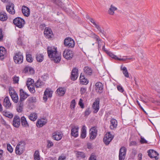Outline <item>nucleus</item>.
Instances as JSON below:
<instances>
[{
  "label": "nucleus",
  "instance_id": "72a5a7b5",
  "mask_svg": "<svg viewBox=\"0 0 160 160\" xmlns=\"http://www.w3.org/2000/svg\"><path fill=\"white\" fill-rule=\"evenodd\" d=\"M38 117L37 114L34 112L32 113L28 116L29 118L32 121H34L36 120Z\"/></svg>",
  "mask_w": 160,
  "mask_h": 160
},
{
  "label": "nucleus",
  "instance_id": "dca6fc26",
  "mask_svg": "<svg viewBox=\"0 0 160 160\" xmlns=\"http://www.w3.org/2000/svg\"><path fill=\"white\" fill-rule=\"evenodd\" d=\"M20 121L21 119L19 116L17 115L15 116L13 121V126L16 128L19 127L20 124Z\"/></svg>",
  "mask_w": 160,
  "mask_h": 160
},
{
  "label": "nucleus",
  "instance_id": "de8ad7c7",
  "mask_svg": "<svg viewBox=\"0 0 160 160\" xmlns=\"http://www.w3.org/2000/svg\"><path fill=\"white\" fill-rule=\"evenodd\" d=\"M76 105V102L75 99H73L71 102L70 107L71 109L74 108Z\"/></svg>",
  "mask_w": 160,
  "mask_h": 160
},
{
  "label": "nucleus",
  "instance_id": "13d9d810",
  "mask_svg": "<svg viewBox=\"0 0 160 160\" xmlns=\"http://www.w3.org/2000/svg\"><path fill=\"white\" fill-rule=\"evenodd\" d=\"M137 103L138 105L139 106L140 108L146 114H147V113L145 111V110H144V109L142 108V107L141 106L140 103L138 101H137Z\"/></svg>",
  "mask_w": 160,
  "mask_h": 160
},
{
  "label": "nucleus",
  "instance_id": "4468645a",
  "mask_svg": "<svg viewBox=\"0 0 160 160\" xmlns=\"http://www.w3.org/2000/svg\"><path fill=\"white\" fill-rule=\"evenodd\" d=\"M99 99L98 98L94 102L92 105V107L94 110V113H96L99 110Z\"/></svg>",
  "mask_w": 160,
  "mask_h": 160
},
{
  "label": "nucleus",
  "instance_id": "39448f33",
  "mask_svg": "<svg viewBox=\"0 0 160 160\" xmlns=\"http://www.w3.org/2000/svg\"><path fill=\"white\" fill-rule=\"evenodd\" d=\"M63 43L65 46L69 48H73L75 46L74 40L70 37L66 38L64 41Z\"/></svg>",
  "mask_w": 160,
  "mask_h": 160
},
{
  "label": "nucleus",
  "instance_id": "37998d69",
  "mask_svg": "<svg viewBox=\"0 0 160 160\" xmlns=\"http://www.w3.org/2000/svg\"><path fill=\"white\" fill-rule=\"evenodd\" d=\"M97 157L94 153H92L91 154L89 160H97Z\"/></svg>",
  "mask_w": 160,
  "mask_h": 160
},
{
  "label": "nucleus",
  "instance_id": "58836bf2",
  "mask_svg": "<svg viewBox=\"0 0 160 160\" xmlns=\"http://www.w3.org/2000/svg\"><path fill=\"white\" fill-rule=\"evenodd\" d=\"M105 52L111 58L114 59L115 60H117L118 57L116 55H114L113 53L109 51L108 50H105Z\"/></svg>",
  "mask_w": 160,
  "mask_h": 160
},
{
  "label": "nucleus",
  "instance_id": "ea45409f",
  "mask_svg": "<svg viewBox=\"0 0 160 160\" xmlns=\"http://www.w3.org/2000/svg\"><path fill=\"white\" fill-rule=\"evenodd\" d=\"M26 57V60L28 62H32L33 59L31 54L27 53Z\"/></svg>",
  "mask_w": 160,
  "mask_h": 160
},
{
  "label": "nucleus",
  "instance_id": "bb28decb",
  "mask_svg": "<svg viewBox=\"0 0 160 160\" xmlns=\"http://www.w3.org/2000/svg\"><path fill=\"white\" fill-rule=\"evenodd\" d=\"M117 9V8L112 4L110 5V8L108 10V13L110 15H113L114 14V11Z\"/></svg>",
  "mask_w": 160,
  "mask_h": 160
},
{
  "label": "nucleus",
  "instance_id": "c85d7f7f",
  "mask_svg": "<svg viewBox=\"0 0 160 160\" xmlns=\"http://www.w3.org/2000/svg\"><path fill=\"white\" fill-rule=\"evenodd\" d=\"M8 19V16L6 13L4 12H0V20L2 21H6Z\"/></svg>",
  "mask_w": 160,
  "mask_h": 160
},
{
  "label": "nucleus",
  "instance_id": "aec40b11",
  "mask_svg": "<svg viewBox=\"0 0 160 160\" xmlns=\"http://www.w3.org/2000/svg\"><path fill=\"white\" fill-rule=\"evenodd\" d=\"M22 12L24 16L28 17L30 14V10L28 7L23 6L22 7Z\"/></svg>",
  "mask_w": 160,
  "mask_h": 160
},
{
  "label": "nucleus",
  "instance_id": "4be33fe9",
  "mask_svg": "<svg viewBox=\"0 0 160 160\" xmlns=\"http://www.w3.org/2000/svg\"><path fill=\"white\" fill-rule=\"evenodd\" d=\"M25 145V143L24 141H21L20 142L17 144L15 150H19V149L23 150L24 149Z\"/></svg>",
  "mask_w": 160,
  "mask_h": 160
},
{
  "label": "nucleus",
  "instance_id": "e433bc0d",
  "mask_svg": "<svg viewBox=\"0 0 160 160\" xmlns=\"http://www.w3.org/2000/svg\"><path fill=\"white\" fill-rule=\"evenodd\" d=\"M48 119L46 116L41 117V127L45 125L47 122Z\"/></svg>",
  "mask_w": 160,
  "mask_h": 160
},
{
  "label": "nucleus",
  "instance_id": "338daca9",
  "mask_svg": "<svg viewBox=\"0 0 160 160\" xmlns=\"http://www.w3.org/2000/svg\"><path fill=\"white\" fill-rule=\"evenodd\" d=\"M30 68V67L29 66H26L23 72H24L25 73L27 72L28 71H29Z\"/></svg>",
  "mask_w": 160,
  "mask_h": 160
},
{
  "label": "nucleus",
  "instance_id": "6ab92c4d",
  "mask_svg": "<svg viewBox=\"0 0 160 160\" xmlns=\"http://www.w3.org/2000/svg\"><path fill=\"white\" fill-rule=\"evenodd\" d=\"M4 106L6 109H9L11 106V103L10 102L9 98L8 96L6 97L3 101Z\"/></svg>",
  "mask_w": 160,
  "mask_h": 160
},
{
  "label": "nucleus",
  "instance_id": "473e14b6",
  "mask_svg": "<svg viewBox=\"0 0 160 160\" xmlns=\"http://www.w3.org/2000/svg\"><path fill=\"white\" fill-rule=\"evenodd\" d=\"M86 127L85 125L82 126L81 129V137L82 138H84L86 136Z\"/></svg>",
  "mask_w": 160,
  "mask_h": 160
},
{
  "label": "nucleus",
  "instance_id": "b1692460",
  "mask_svg": "<svg viewBox=\"0 0 160 160\" xmlns=\"http://www.w3.org/2000/svg\"><path fill=\"white\" fill-rule=\"evenodd\" d=\"M95 86H96V90L98 89V92L100 93H101L102 92L103 90V85L102 83L100 82H97L95 84Z\"/></svg>",
  "mask_w": 160,
  "mask_h": 160
},
{
  "label": "nucleus",
  "instance_id": "a878e982",
  "mask_svg": "<svg viewBox=\"0 0 160 160\" xmlns=\"http://www.w3.org/2000/svg\"><path fill=\"white\" fill-rule=\"evenodd\" d=\"M80 80L81 83L82 84L86 85H87L89 81L87 79H86L84 75H82V73L80 77Z\"/></svg>",
  "mask_w": 160,
  "mask_h": 160
},
{
  "label": "nucleus",
  "instance_id": "c9c22d12",
  "mask_svg": "<svg viewBox=\"0 0 160 160\" xmlns=\"http://www.w3.org/2000/svg\"><path fill=\"white\" fill-rule=\"evenodd\" d=\"M57 93L60 96H63L65 94L66 91L64 88H58L57 90Z\"/></svg>",
  "mask_w": 160,
  "mask_h": 160
},
{
  "label": "nucleus",
  "instance_id": "2eb2a0df",
  "mask_svg": "<svg viewBox=\"0 0 160 160\" xmlns=\"http://www.w3.org/2000/svg\"><path fill=\"white\" fill-rule=\"evenodd\" d=\"M62 136V134L61 132L56 131L54 132L52 134V138L55 140H61Z\"/></svg>",
  "mask_w": 160,
  "mask_h": 160
},
{
  "label": "nucleus",
  "instance_id": "09e8293b",
  "mask_svg": "<svg viewBox=\"0 0 160 160\" xmlns=\"http://www.w3.org/2000/svg\"><path fill=\"white\" fill-rule=\"evenodd\" d=\"M19 77L16 76H14L13 78V81L15 83H18L19 80Z\"/></svg>",
  "mask_w": 160,
  "mask_h": 160
},
{
  "label": "nucleus",
  "instance_id": "a211bd4d",
  "mask_svg": "<svg viewBox=\"0 0 160 160\" xmlns=\"http://www.w3.org/2000/svg\"><path fill=\"white\" fill-rule=\"evenodd\" d=\"M93 24L95 26V28L98 30L99 32L101 33L103 35V36L106 38H107L106 36V33L104 32L103 29H102L100 27V25L98 24V23H97L95 22H93Z\"/></svg>",
  "mask_w": 160,
  "mask_h": 160
},
{
  "label": "nucleus",
  "instance_id": "0e129e2a",
  "mask_svg": "<svg viewBox=\"0 0 160 160\" xmlns=\"http://www.w3.org/2000/svg\"><path fill=\"white\" fill-rule=\"evenodd\" d=\"M86 18L88 19H89L90 21L92 23H93L92 22H95L94 20L92 18H90L89 16L88 15H86Z\"/></svg>",
  "mask_w": 160,
  "mask_h": 160
},
{
  "label": "nucleus",
  "instance_id": "7c9ffc66",
  "mask_svg": "<svg viewBox=\"0 0 160 160\" xmlns=\"http://www.w3.org/2000/svg\"><path fill=\"white\" fill-rule=\"evenodd\" d=\"M6 50L5 48L0 47V59H2L4 58V56L6 54Z\"/></svg>",
  "mask_w": 160,
  "mask_h": 160
},
{
  "label": "nucleus",
  "instance_id": "f257e3e1",
  "mask_svg": "<svg viewBox=\"0 0 160 160\" xmlns=\"http://www.w3.org/2000/svg\"><path fill=\"white\" fill-rule=\"evenodd\" d=\"M47 53L51 61L56 63H59L61 60V54L58 52L57 48L48 47L47 48Z\"/></svg>",
  "mask_w": 160,
  "mask_h": 160
},
{
  "label": "nucleus",
  "instance_id": "4c0bfd02",
  "mask_svg": "<svg viewBox=\"0 0 160 160\" xmlns=\"http://www.w3.org/2000/svg\"><path fill=\"white\" fill-rule=\"evenodd\" d=\"M34 80L31 78H28L27 81L26 85L28 88V86L34 85Z\"/></svg>",
  "mask_w": 160,
  "mask_h": 160
},
{
  "label": "nucleus",
  "instance_id": "3c124183",
  "mask_svg": "<svg viewBox=\"0 0 160 160\" xmlns=\"http://www.w3.org/2000/svg\"><path fill=\"white\" fill-rule=\"evenodd\" d=\"M91 34L93 36L92 37L93 38L96 39V40H100L99 37L95 33H92Z\"/></svg>",
  "mask_w": 160,
  "mask_h": 160
},
{
  "label": "nucleus",
  "instance_id": "f8f14e48",
  "mask_svg": "<svg viewBox=\"0 0 160 160\" xmlns=\"http://www.w3.org/2000/svg\"><path fill=\"white\" fill-rule=\"evenodd\" d=\"M14 6L12 3H9L6 6V8L7 11L12 14H14L15 13V10L14 9Z\"/></svg>",
  "mask_w": 160,
  "mask_h": 160
},
{
  "label": "nucleus",
  "instance_id": "1a4fd4ad",
  "mask_svg": "<svg viewBox=\"0 0 160 160\" xmlns=\"http://www.w3.org/2000/svg\"><path fill=\"white\" fill-rule=\"evenodd\" d=\"M45 37L48 39H50L54 37L53 34L51 29L49 28H46L44 31Z\"/></svg>",
  "mask_w": 160,
  "mask_h": 160
},
{
  "label": "nucleus",
  "instance_id": "423d86ee",
  "mask_svg": "<svg viewBox=\"0 0 160 160\" xmlns=\"http://www.w3.org/2000/svg\"><path fill=\"white\" fill-rule=\"evenodd\" d=\"M23 57L22 53L20 52L17 53L13 57L14 62L16 64L22 63L23 61Z\"/></svg>",
  "mask_w": 160,
  "mask_h": 160
},
{
  "label": "nucleus",
  "instance_id": "79ce46f5",
  "mask_svg": "<svg viewBox=\"0 0 160 160\" xmlns=\"http://www.w3.org/2000/svg\"><path fill=\"white\" fill-rule=\"evenodd\" d=\"M52 2H53L55 4L57 5L59 7H61L62 5V2L60 0H51Z\"/></svg>",
  "mask_w": 160,
  "mask_h": 160
},
{
  "label": "nucleus",
  "instance_id": "20e7f679",
  "mask_svg": "<svg viewBox=\"0 0 160 160\" xmlns=\"http://www.w3.org/2000/svg\"><path fill=\"white\" fill-rule=\"evenodd\" d=\"M53 92V91L50 88H47L46 89L43 97V100L44 102H47L48 98H51L52 97Z\"/></svg>",
  "mask_w": 160,
  "mask_h": 160
},
{
  "label": "nucleus",
  "instance_id": "a19ab883",
  "mask_svg": "<svg viewBox=\"0 0 160 160\" xmlns=\"http://www.w3.org/2000/svg\"><path fill=\"white\" fill-rule=\"evenodd\" d=\"M34 159L35 160H39L40 159L39 151H35L34 154Z\"/></svg>",
  "mask_w": 160,
  "mask_h": 160
},
{
  "label": "nucleus",
  "instance_id": "8fccbe9b",
  "mask_svg": "<svg viewBox=\"0 0 160 160\" xmlns=\"http://www.w3.org/2000/svg\"><path fill=\"white\" fill-rule=\"evenodd\" d=\"M82 101V99H80L79 102L78 104L81 108H83L84 107V104L83 103Z\"/></svg>",
  "mask_w": 160,
  "mask_h": 160
},
{
  "label": "nucleus",
  "instance_id": "cd10ccee",
  "mask_svg": "<svg viewBox=\"0 0 160 160\" xmlns=\"http://www.w3.org/2000/svg\"><path fill=\"white\" fill-rule=\"evenodd\" d=\"M126 151H119V160H124L125 158Z\"/></svg>",
  "mask_w": 160,
  "mask_h": 160
},
{
  "label": "nucleus",
  "instance_id": "412c9836",
  "mask_svg": "<svg viewBox=\"0 0 160 160\" xmlns=\"http://www.w3.org/2000/svg\"><path fill=\"white\" fill-rule=\"evenodd\" d=\"M78 127L75 126L72 128L71 130V134L74 137H77L78 136Z\"/></svg>",
  "mask_w": 160,
  "mask_h": 160
},
{
  "label": "nucleus",
  "instance_id": "7ed1b4c3",
  "mask_svg": "<svg viewBox=\"0 0 160 160\" xmlns=\"http://www.w3.org/2000/svg\"><path fill=\"white\" fill-rule=\"evenodd\" d=\"M9 93L13 102L17 103L18 102V95L14 89L12 87L9 88Z\"/></svg>",
  "mask_w": 160,
  "mask_h": 160
},
{
  "label": "nucleus",
  "instance_id": "49530a36",
  "mask_svg": "<svg viewBox=\"0 0 160 160\" xmlns=\"http://www.w3.org/2000/svg\"><path fill=\"white\" fill-rule=\"evenodd\" d=\"M91 113V111L90 110V108H88L84 112V116L85 117L88 116Z\"/></svg>",
  "mask_w": 160,
  "mask_h": 160
},
{
  "label": "nucleus",
  "instance_id": "6e6d98bb",
  "mask_svg": "<svg viewBox=\"0 0 160 160\" xmlns=\"http://www.w3.org/2000/svg\"><path fill=\"white\" fill-rule=\"evenodd\" d=\"M117 88L118 91L121 92H123L124 91V90L122 87L119 85L117 86Z\"/></svg>",
  "mask_w": 160,
  "mask_h": 160
},
{
  "label": "nucleus",
  "instance_id": "5701e85b",
  "mask_svg": "<svg viewBox=\"0 0 160 160\" xmlns=\"http://www.w3.org/2000/svg\"><path fill=\"white\" fill-rule=\"evenodd\" d=\"M21 121L22 125L24 127H29V125L28 122L26 118L24 116L22 117L21 118Z\"/></svg>",
  "mask_w": 160,
  "mask_h": 160
},
{
  "label": "nucleus",
  "instance_id": "0eeeda50",
  "mask_svg": "<svg viewBox=\"0 0 160 160\" xmlns=\"http://www.w3.org/2000/svg\"><path fill=\"white\" fill-rule=\"evenodd\" d=\"M63 57L67 60L71 59L73 56L72 51L69 49H65L63 52Z\"/></svg>",
  "mask_w": 160,
  "mask_h": 160
},
{
  "label": "nucleus",
  "instance_id": "774afa93",
  "mask_svg": "<svg viewBox=\"0 0 160 160\" xmlns=\"http://www.w3.org/2000/svg\"><path fill=\"white\" fill-rule=\"evenodd\" d=\"M36 58L37 61L40 62V54H37L36 55Z\"/></svg>",
  "mask_w": 160,
  "mask_h": 160
},
{
  "label": "nucleus",
  "instance_id": "2f4dec72",
  "mask_svg": "<svg viewBox=\"0 0 160 160\" xmlns=\"http://www.w3.org/2000/svg\"><path fill=\"white\" fill-rule=\"evenodd\" d=\"M84 72L87 75L91 76L92 74V69L88 67H85L83 69Z\"/></svg>",
  "mask_w": 160,
  "mask_h": 160
},
{
  "label": "nucleus",
  "instance_id": "69168bd1",
  "mask_svg": "<svg viewBox=\"0 0 160 160\" xmlns=\"http://www.w3.org/2000/svg\"><path fill=\"white\" fill-rule=\"evenodd\" d=\"M137 153V152L136 151H133L130 154L131 157L132 158L134 157Z\"/></svg>",
  "mask_w": 160,
  "mask_h": 160
},
{
  "label": "nucleus",
  "instance_id": "9d476101",
  "mask_svg": "<svg viewBox=\"0 0 160 160\" xmlns=\"http://www.w3.org/2000/svg\"><path fill=\"white\" fill-rule=\"evenodd\" d=\"M90 138L92 140L94 139L97 135V129L95 127H93L90 129Z\"/></svg>",
  "mask_w": 160,
  "mask_h": 160
},
{
  "label": "nucleus",
  "instance_id": "052dcab7",
  "mask_svg": "<svg viewBox=\"0 0 160 160\" xmlns=\"http://www.w3.org/2000/svg\"><path fill=\"white\" fill-rule=\"evenodd\" d=\"M23 101H21L20 99L19 100V101L18 104V107H22L23 105Z\"/></svg>",
  "mask_w": 160,
  "mask_h": 160
},
{
  "label": "nucleus",
  "instance_id": "4d7b16f0",
  "mask_svg": "<svg viewBox=\"0 0 160 160\" xmlns=\"http://www.w3.org/2000/svg\"><path fill=\"white\" fill-rule=\"evenodd\" d=\"M138 143L135 141H132L130 142L129 144L130 146H137Z\"/></svg>",
  "mask_w": 160,
  "mask_h": 160
},
{
  "label": "nucleus",
  "instance_id": "6e6552de",
  "mask_svg": "<svg viewBox=\"0 0 160 160\" xmlns=\"http://www.w3.org/2000/svg\"><path fill=\"white\" fill-rule=\"evenodd\" d=\"M113 137L110 132H108L104 136L103 139V141L106 145H108L112 140Z\"/></svg>",
  "mask_w": 160,
  "mask_h": 160
},
{
  "label": "nucleus",
  "instance_id": "864d4df0",
  "mask_svg": "<svg viewBox=\"0 0 160 160\" xmlns=\"http://www.w3.org/2000/svg\"><path fill=\"white\" fill-rule=\"evenodd\" d=\"M140 142L142 144L143 143H147V141L146 140L143 138L141 137V140H140Z\"/></svg>",
  "mask_w": 160,
  "mask_h": 160
},
{
  "label": "nucleus",
  "instance_id": "a18cd8bd",
  "mask_svg": "<svg viewBox=\"0 0 160 160\" xmlns=\"http://www.w3.org/2000/svg\"><path fill=\"white\" fill-rule=\"evenodd\" d=\"M28 101L29 102H36V99L35 97H30L28 99Z\"/></svg>",
  "mask_w": 160,
  "mask_h": 160
},
{
  "label": "nucleus",
  "instance_id": "393cba45",
  "mask_svg": "<svg viewBox=\"0 0 160 160\" xmlns=\"http://www.w3.org/2000/svg\"><path fill=\"white\" fill-rule=\"evenodd\" d=\"M110 123L111 125L110 126V128L111 129L113 130L116 128L117 126V122L115 119L112 118L111 120Z\"/></svg>",
  "mask_w": 160,
  "mask_h": 160
},
{
  "label": "nucleus",
  "instance_id": "680f3d73",
  "mask_svg": "<svg viewBox=\"0 0 160 160\" xmlns=\"http://www.w3.org/2000/svg\"><path fill=\"white\" fill-rule=\"evenodd\" d=\"M48 78V76L47 75H44L42 76L41 78L42 80V81H45L47 79V78Z\"/></svg>",
  "mask_w": 160,
  "mask_h": 160
},
{
  "label": "nucleus",
  "instance_id": "f704fd0d",
  "mask_svg": "<svg viewBox=\"0 0 160 160\" xmlns=\"http://www.w3.org/2000/svg\"><path fill=\"white\" fill-rule=\"evenodd\" d=\"M121 69L122 71V73L125 77L128 78L129 77L128 70L126 67H122V66L121 67Z\"/></svg>",
  "mask_w": 160,
  "mask_h": 160
},
{
  "label": "nucleus",
  "instance_id": "f3484780",
  "mask_svg": "<svg viewBox=\"0 0 160 160\" xmlns=\"http://www.w3.org/2000/svg\"><path fill=\"white\" fill-rule=\"evenodd\" d=\"M78 69L76 68H74L72 72L71 76V80L74 81L76 80L78 77Z\"/></svg>",
  "mask_w": 160,
  "mask_h": 160
},
{
  "label": "nucleus",
  "instance_id": "f03ea898",
  "mask_svg": "<svg viewBox=\"0 0 160 160\" xmlns=\"http://www.w3.org/2000/svg\"><path fill=\"white\" fill-rule=\"evenodd\" d=\"M13 22L14 25L19 28H22L24 26L25 22L22 18L18 17L13 20Z\"/></svg>",
  "mask_w": 160,
  "mask_h": 160
},
{
  "label": "nucleus",
  "instance_id": "bf43d9fd",
  "mask_svg": "<svg viewBox=\"0 0 160 160\" xmlns=\"http://www.w3.org/2000/svg\"><path fill=\"white\" fill-rule=\"evenodd\" d=\"M86 91V89L85 88L82 87L80 90V91L82 94H84Z\"/></svg>",
  "mask_w": 160,
  "mask_h": 160
},
{
  "label": "nucleus",
  "instance_id": "c03bdc74",
  "mask_svg": "<svg viewBox=\"0 0 160 160\" xmlns=\"http://www.w3.org/2000/svg\"><path fill=\"white\" fill-rule=\"evenodd\" d=\"M28 89L29 91L32 93H34L35 92V90L34 89V85H31V86H28Z\"/></svg>",
  "mask_w": 160,
  "mask_h": 160
},
{
  "label": "nucleus",
  "instance_id": "5fc2aeb1",
  "mask_svg": "<svg viewBox=\"0 0 160 160\" xmlns=\"http://www.w3.org/2000/svg\"><path fill=\"white\" fill-rule=\"evenodd\" d=\"M5 116L10 118H11L13 117V115L12 113H8V112H6L5 113Z\"/></svg>",
  "mask_w": 160,
  "mask_h": 160
},
{
  "label": "nucleus",
  "instance_id": "ddd939ff",
  "mask_svg": "<svg viewBox=\"0 0 160 160\" xmlns=\"http://www.w3.org/2000/svg\"><path fill=\"white\" fill-rule=\"evenodd\" d=\"M20 99L21 101H24L29 95L25 92L22 89H21L19 90Z\"/></svg>",
  "mask_w": 160,
  "mask_h": 160
},
{
  "label": "nucleus",
  "instance_id": "c756f323",
  "mask_svg": "<svg viewBox=\"0 0 160 160\" xmlns=\"http://www.w3.org/2000/svg\"><path fill=\"white\" fill-rule=\"evenodd\" d=\"M76 157L79 159L84 158H85V153L82 152L77 151L76 153Z\"/></svg>",
  "mask_w": 160,
  "mask_h": 160
},
{
  "label": "nucleus",
  "instance_id": "e2e57ef3",
  "mask_svg": "<svg viewBox=\"0 0 160 160\" xmlns=\"http://www.w3.org/2000/svg\"><path fill=\"white\" fill-rule=\"evenodd\" d=\"M66 157L63 155H62L60 156L58 158V160H66Z\"/></svg>",
  "mask_w": 160,
  "mask_h": 160
},
{
  "label": "nucleus",
  "instance_id": "603ef678",
  "mask_svg": "<svg viewBox=\"0 0 160 160\" xmlns=\"http://www.w3.org/2000/svg\"><path fill=\"white\" fill-rule=\"evenodd\" d=\"M48 144L47 146L48 148H50L53 146V143L50 140H48L47 141Z\"/></svg>",
  "mask_w": 160,
  "mask_h": 160
},
{
  "label": "nucleus",
  "instance_id": "9b49d317",
  "mask_svg": "<svg viewBox=\"0 0 160 160\" xmlns=\"http://www.w3.org/2000/svg\"><path fill=\"white\" fill-rule=\"evenodd\" d=\"M148 156L151 158H154L155 160L159 159V153L156 151H148Z\"/></svg>",
  "mask_w": 160,
  "mask_h": 160
}]
</instances>
